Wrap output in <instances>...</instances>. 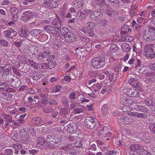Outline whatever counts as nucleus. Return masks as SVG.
<instances>
[{
    "instance_id": "obj_1",
    "label": "nucleus",
    "mask_w": 155,
    "mask_h": 155,
    "mask_svg": "<svg viewBox=\"0 0 155 155\" xmlns=\"http://www.w3.org/2000/svg\"><path fill=\"white\" fill-rule=\"evenodd\" d=\"M105 59V58L103 56L94 58L91 61V65L94 68H102L104 64Z\"/></svg>"
},
{
    "instance_id": "obj_2",
    "label": "nucleus",
    "mask_w": 155,
    "mask_h": 155,
    "mask_svg": "<svg viewBox=\"0 0 155 155\" xmlns=\"http://www.w3.org/2000/svg\"><path fill=\"white\" fill-rule=\"evenodd\" d=\"M153 31H155V28L153 27H150V29L144 30L143 32V38L147 41H152V37L153 36Z\"/></svg>"
},
{
    "instance_id": "obj_3",
    "label": "nucleus",
    "mask_w": 155,
    "mask_h": 155,
    "mask_svg": "<svg viewBox=\"0 0 155 155\" xmlns=\"http://www.w3.org/2000/svg\"><path fill=\"white\" fill-rule=\"evenodd\" d=\"M84 124L87 128L92 129L94 128L96 125L95 119L94 117H87L85 119Z\"/></svg>"
},
{
    "instance_id": "obj_4",
    "label": "nucleus",
    "mask_w": 155,
    "mask_h": 155,
    "mask_svg": "<svg viewBox=\"0 0 155 155\" xmlns=\"http://www.w3.org/2000/svg\"><path fill=\"white\" fill-rule=\"evenodd\" d=\"M21 139L20 142L26 143L30 141V137L25 129L22 128L20 130Z\"/></svg>"
},
{
    "instance_id": "obj_5",
    "label": "nucleus",
    "mask_w": 155,
    "mask_h": 155,
    "mask_svg": "<svg viewBox=\"0 0 155 155\" xmlns=\"http://www.w3.org/2000/svg\"><path fill=\"white\" fill-rule=\"evenodd\" d=\"M124 93L129 97H134L139 95V92L137 90L136 88L129 89L126 90H124Z\"/></svg>"
},
{
    "instance_id": "obj_6",
    "label": "nucleus",
    "mask_w": 155,
    "mask_h": 155,
    "mask_svg": "<svg viewBox=\"0 0 155 155\" xmlns=\"http://www.w3.org/2000/svg\"><path fill=\"white\" fill-rule=\"evenodd\" d=\"M35 16L34 13L30 11H28L23 12L21 16V19L24 21H27L29 19Z\"/></svg>"
},
{
    "instance_id": "obj_7",
    "label": "nucleus",
    "mask_w": 155,
    "mask_h": 155,
    "mask_svg": "<svg viewBox=\"0 0 155 155\" xmlns=\"http://www.w3.org/2000/svg\"><path fill=\"white\" fill-rule=\"evenodd\" d=\"M4 33L6 37L11 39L15 36L17 34V32L12 28L5 31Z\"/></svg>"
},
{
    "instance_id": "obj_8",
    "label": "nucleus",
    "mask_w": 155,
    "mask_h": 155,
    "mask_svg": "<svg viewBox=\"0 0 155 155\" xmlns=\"http://www.w3.org/2000/svg\"><path fill=\"white\" fill-rule=\"evenodd\" d=\"M144 55L147 58H153L155 56V53L153 49H145Z\"/></svg>"
},
{
    "instance_id": "obj_9",
    "label": "nucleus",
    "mask_w": 155,
    "mask_h": 155,
    "mask_svg": "<svg viewBox=\"0 0 155 155\" xmlns=\"http://www.w3.org/2000/svg\"><path fill=\"white\" fill-rule=\"evenodd\" d=\"M87 16L86 11L84 10L82 11H78L77 13L76 17L80 21L84 19Z\"/></svg>"
},
{
    "instance_id": "obj_10",
    "label": "nucleus",
    "mask_w": 155,
    "mask_h": 155,
    "mask_svg": "<svg viewBox=\"0 0 155 155\" xmlns=\"http://www.w3.org/2000/svg\"><path fill=\"white\" fill-rule=\"evenodd\" d=\"M50 54L49 51H44L38 55V59L40 61L46 60V58H47Z\"/></svg>"
},
{
    "instance_id": "obj_11",
    "label": "nucleus",
    "mask_w": 155,
    "mask_h": 155,
    "mask_svg": "<svg viewBox=\"0 0 155 155\" xmlns=\"http://www.w3.org/2000/svg\"><path fill=\"white\" fill-rule=\"evenodd\" d=\"M127 114L131 116H135L138 118L144 117L146 114L142 113H139L136 112H129L127 113Z\"/></svg>"
},
{
    "instance_id": "obj_12",
    "label": "nucleus",
    "mask_w": 155,
    "mask_h": 155,
    "mask_svg": "<svg viewBox=\"0 0 155 155\" xmlns=\"http://www.w3.org/2000/svg\"><path fill=\"white\" fill-rule=\"evenodd\" d=\"M134 104L133 107V110H136L137 111H140L143 112H147L148 109L144 106L140 105H137L135 107Z\"/></svg>"
},
{
    "instance_id": "obj_13",
    "label": "nucleus",
    "mask_w": 155,
    "mask_h": 155,
    "mask_svg": "<svg viewBox=\"0 0 155 155\" xmlns=\"http://www.w3.org/2000/svg\"><path fill=\"white\" fill-rule=\"evenodd\" d=\"M13 149L15 150V154H17L18 152V150H21L22 148V146L21 144L19 143H16L14 144L12 146Z\"/></svg>"
},
{
    "instance_id": "obj_14",
    "label": "nucleus",
    "mask_w": 155,
    "mask_h": 155,
    "mask_svg": "<svg viewBox=\"0 0 155 155\" xmlns=\"http://www.w3.org/2000/svg\"><path fill=\"white\" fill-rule=\"evenodd\" d=\"M101 86L100 84L99 83H97L93 85L91 87L92 90L95 93L98 92L101 88Z\"/></svg>"
},
{
    "instance_id": "obj_15",
    "label": "nucleus",
    "mask_w": 155,
    "mask_h": 155,
    "mask_svg": "<svg viewBox=\"0 0 155 155\" xmlns=\"http://www.w3.org/2000/svg\"><path fill=\"white\" fill-rule=\"evenodd\" d=\"M129 84L131 86L134 87L135 88L137 87L139 85V82L133 78H131L128 81Z\"/></svg>"
},
{
    "instance_id": "obj_16",
    "label": "nucleus",
    "mask_w": 155,
    "mask_h": 155,
    "mask_svg": "<svg viewBox=\"0 0 155 155\" xmlns=\"http://www.w3.org/2000/svg\"><path fill=\"white\" fill-rule=\"evenodd\" d=\"M109 107H108V105L106 104H104L101 108V112L102 116L104 117L106 116L107 113V111L109 109Z\"/></svg>"
},
{
    "instance_id": "obj_17",
    "label": "nucleus",
    "mask_w": 155,
    "mask_h": 155,
    "mask_svg": "<svg viewBox=\"0 0 155 155\" xmlns=\"http://www.w3.org/2000/svg\"><path fill=\"white\" fill-rule=\"evenodd\" d=\"M101 13L100 12L95 11L91 12L89 14V17L91 19H94L97 17L100 16Z\"/></svg>"
},
{
    "instance_id": "obj_18",
    "label": "nucleus",
    "mask_w": 155,
    "mask_h": 155,
    "mask_svg": "<svg viewBox=\"0 0 155 155\" xmlns=\"http://www.w3.org/2000/svg\"><path fill=\"white\" fill-rule=\"evenodd\" d=\"M43 29L45 30L49 33H52V31H54L56 29L54 26L50 25L45 26Z\"/></svg>"
},
{
    "instance_id": "obj_19",
    "label": "nucleus",
    "mask_w": 155,
    "mask_h": 155,
    "mask_svg": "<svg viewBox=\"0 0 155 155\" xmlns=\"http://www.w3.org/2000/svg\"><path fill=\"white\" fill-rule=\"evenodd\" d=\"M1 97L7 100H10L12 98V95L8 93H3L1 94Z\"/></svg>"
},
{
    "instance_id": "obj_20",
    "label": "nucleus",
    "mask_w": 155,
    "mask_h": 155,
    "mask_svg": "<svg viewBox=\"0 0 155 155\" xmlns=\"http://www.w3.org/2000/svg\"><path fill=\"white\" fill-rule=\"evenodd\" d=\"M131 105V107L129 105H124L123 108L122 110L123 111L125 112H129L130 111L133 110V107H134V104H133Z\"/></svg>"
},
{
    "instance_id": "obj_21",
    "label": "nucleus",
    "mask_w": 155,
    "mask_h": 155,
    "mask_svg": "<svg viewBox=\"0 0 155 155\" xmlns=\"http://www.w3.org/2000/svg\"><path fill=\"white\" fill-rule=\"evenodd\" d=\"M143 102L144 104H146L147 106H155V100L152 101L150 99H147L145 100H144Z\"/></svg>"
},
{
    "instance_id": "obj_22",
    "label": "nucleus",
    "mask_w": 155,
    "mask_h": 155,
    "mask_svg": "<svg viewBox=\"0 0 155 155\" xmlns=\"http://www.w3.org/2000/svg\"><path fill=\"white\" fill-rule=\"evenodd\" d=\"M52 23L54 25V27L55 29H58L61 27L60 21L56 19L54 20Z\"/></svg>"
},
{
    "instance_id": "obj_23",
    "label": "nucleus",
    "mask_w": 155,
    "mask_h": 155,
    "mask_svg": "<svg viewBox=\"0 0 155 155\" xmlns=\"http://www.w3.org/2000/svg\"><path fill=\"white\" fill-rule=\"evenodd\" d=\"M41 119L39 117H35L33 118L31 120L32 123L35 125H38L41 122Z\"/></svg>"
},
{
    "instance_id": "obj_24",
    "label": "nucleus",
    "mask_w": 155,
    "mask_h": 155,
    "mask_svg": "<svg viewBox=\"0 0 155 155\" xmlns=\"http://www.w3.org/2000/svg\"><path fill=\"white\" fill-rule=\"evenodd\" d=\"M40 31H41L40 30L35 29L31 30L30 32V34L32 36L36 37L40 34Z\"/></svg>"
},
{
    "instance_id": "obj_25",
    "label": "nucleus",
    "mask_w": 155,
    "mask_h": 155,
    "mask_svg": "<svg viewBox=\"0 0 155 155\" xmlns=\"http://www.w3.org/2000/svg\"><path fill=\"white\" fill-rule=\"evenodd\" d=\"M3 117L6 122L9 123L12 122V116L10 115H3Z\"/></svg>"
},
{
    "instance_id": "obj_26",
    "label": "nucleus",
    "mask_w": 155,
    "mask_h": 155,
    "mask_svg": "<svg viewBox=\"0 0 155 155\" xmlns=\"http://www.w3.org/2000/svg\"><path fill=\"white\" fill-rule=\"evenodd\" d=\"M60 31L62 35L64 36L70 33L69 30L66 27H64L61 29Z\"/></svg>"
},
{
    "instance_id": "obj_27",
    "label": "nucleus",
    "mask_w": 155,
    "mask_h": 155,
    "mask_svg": "<svg viewBox=\"0 0 155 155\" xmlns=\"http://www.w3.org/2000/svg\"><path fill=\"white\" fill-rule=\"evenodd\" d=\"M74 126L75 127V126L73 125V124H71L67 125L66 127L68 128V130L70 132L74 133V132H73V131H74Z\"/></svg>"
},
{
    "instance_id": "obj_28",
    "label": "nucleus",
    "mask_w": 155,
    "mask_h": 155,
    "mask_svg": "<svg viewBox=\"0 0 155 155\" xmlns=\"http://www.w3.org/2000/svg\"><path fill=\"white\" fill-rule=\"evenodd\" d=\"M30 45L31 47L34 48L41 47V44L37 42H31L30 43Z\"/></svg>"
},
{
    "instance_id": "obj_29",
    "label": "nucleus",
    "mask_w": 155,
    "mask_h": 155,
    "mask_svg": "<svg viewBox=\"0 0 155 155\" xmlns=\"http://www.w3.org/2000/svg\"><path fill=\"white\" fill-rule=\"evenodd\" d=\"M129 101V100L126 96H124L121 98L120 102L121 104L124 105L127 104Z\"/></svg>"
},
{
    "instance_id": "obj_30",
    "label": "nucleus",
    "mask_w": 155,
    "mask_h": 155,
    "mask_svg": "<svg viewBox=\"0 0 155 155\" xmlns=\"http://www.w3.org/2000/svg\"><path fill=\"white\" fill-rule=\"evenodd\" d=\"M18 134L17 132H14L13 135L12 136V139L14 141L16 142H20V139H18Z\"/></svg>"
},
{
    "instance_id": "obj_31",
    "label": "nucleus",
    "mask_w": 155,
    "mask_h": 155,
    "mask_svg": "<svg viewBox=\"0 0 155 155\" xmlns=\"http://www.w3.org/2000/svg\"><path fill=\"white\" fill-rule=\"evenodd\" d=\"M120 121L121 122H124L126 124H128L131 121V120L128 117H126L125 118L122 117L119 120V121Z\"/></svg>"
},
{
    "instance_id": "obj_32",
    "label": "nucleus",
    "mask_w": 155,
    "mask_h": 155,
    "mask_svg": "<svg viewBox=\"0 0 155 155\" xmlns=\"http://www.w3.org/2000/svg\"><path fill=\"white\" fill-rule=\"evenodd\" d=\"M58 6L56 0H50V8H55Z\"/></svg>"
},
{
    "instance_id": "obj_33",
    "label": "nucleus",
    "mask_w": 155,
    "mask_h": 155,
    "mask_svg": "<svg viewBox=\"0 0 155 155\" xmlns=\"http://www.w3.org/2000/svg\"><path fill=\"white\" fill-rule=\"evenodd\" d=\"M132 37H130L129 36L127 35L122 37L120 41H130L132 40Z\"/></svg>"
},
{
    "instance_id": "obj_34",
    "label": "nucleus",
    "mask_w": 155,
    "mask_h": 155,
    "mask_svg": "<svg viewBox=\"0 0 155 155\" xmlns=\"http://www.w3.org/2000/svg\"><path fill=\"white\" fill-rule=\"evenodd\" d=\"M95 3L98 5L102 6H104L105 5L106 6L108 5L106 4V1L104 0H96L95 1Z\"/></svg>"
},
{
    "instance_id": "obj_35",
    "label": "nucleus",
    "mask_w": 155,
    "mask_h": 155,
    "mask_svg": "<svg viewBox=\"0 0 155 155\" xmlns=\"http://www.w3.org/2000/svg\"><path fill=\"white\" fill-rule=\"evenodd\" d=\"M147 67L146 66H143L140 67V68L138 70V72L140 73L146 74L147 71Z\"/></svg>"
},
{
    "instance_id": "obj_36",
    "label": "nucleus",
    "mask_w": 155,
    "mask_h": 155,
    "mask_svg": "<svg viewBox=\"0 0 155 155\" xmlns=\"http://www.w3.org/2000/svg\"><path fill=\"white\" fill-rule=\"evenodd\" d=\"M48 68L52 69L54 68L56 66V63L54 61H50L48 63Z\"/></svg>"
},
{
    "instance_id": "obj_37",
    "label": "nucleus",
    "mask_w": 155,
    "mask_h": 155,
    "mask_svg": "<svg viewBox=\"0 0 155 155\" xmlns=\"http://www.w3.org/2000/svg\"><path fill=\"white\" fill-rule=\"evenodd\" d=\"M140 155H151L150 153L147 151L143 149H141L139 151Z\"/></svg>"
},
{
    "instance_id": "obj_38",
    "label": "nucleus",
    "mask_w": 155,
    "mask_h": 155,
    "mask_svg": "<svg viewBox=\"0 0 155 155\" xmlns=\"http://www.w3.org/2000/svg\"><path fill=\"white\" fill-rule=\"evenodd\" d=\"M29 63L32 67H33L35 69L39 68V64H37L33 61L30 60L29 61Z\"/></svg>"
},
{
    "instance_id": "obj_39",
    "label": "nucleus",
    "mask_w": 155,
    "mask_h": 155,
    "mask_svg": "<svg viewBox=\"0 0 155 155\" xmlns=\"http://www.w3.org/2000/svg\"><path fill=\"white\" fill-rule=\"evenodd\" d=\"M67 9L65 6L63 5L62 6V9L60 13V15L62 17H65Z\"/></svg>"
},
{
    "instance_id": "obj_40",
    "label": "nucleus",
    "mask_w": 155,
    "mask_h": 155,
    "mask_svg": "<svg viewBox=\"0 0 155 155\" xmlns=\"http://www.w3.org/2000/svg\"><path fill=\"white\" fill-rule=\"evenodd\" d=\"M39 68L47 69L48 68V64L47 63H42L39 64Z\"/></svg>"
},
{
    "instance_id": "obj_41",
    "label": "nucleus",
    "mask_w": 155,
    "mask_h": 155,
    "mask_svg": "<svg viewBox=\"0 0 155 155\" xmlns=\"http://www.w3.org/2000/svg\"><path fill=\"white\" fill-rule=\"evenodd\" d=\"M129 149L130 150V155H134L135 153L134 144H132L130 145L129 147Z\"/></svg>"
},
{
    "instance_id": "obj_42",
    "label": "nucleus",
    "mask_w": 155,
    "mask_h": 155,
    "mask_svg": "<svg viewBox=\"0 0 155 155\" xmlns=\"http://www.w3.org/2000/svg\"><path fill=\"white\" fill-rule=\"evenodd\" d=\"M62 102L63 104L66 106H68L69 104L68 99L65 97L63 98Z\"/></svg>"
},
{
    "instance_id": "obj_43",
    "label": "nucleus",
    "mask_w": 155,
    "mask_h": 155,
    "mask_svg": "<svg viewBox=\"0 0 155 155\" xmlns=\"http://www.w3.org/2000/svg\"><path fill=\"white\" fill-rule=\"evenodd\" d=\"M9 11L11 14L15 13H18V9L15 7H12L10 8Z\"/></svg>"
},
{
    "instance_id": "obj_44",
    "label": "nucleus",
    "mask_w": 155,
    "mask_h": 155,
    "mask_svg": "<svg viewBox=\"0 0 155 155\" xmlns=\"http://www.w3.org/2000/svg\"><path fill=\"white\" fill-rule=\"evenodd\" d=\"M8 84L6 83H2L0 84V90L3 91L5 90Z\"/></svg>"
},
{
    "instance_id": "obj_45",
    "label": "nucleus",
    "mask_w": 155,
    "mask_h": 155,
    "mask_svg": "<svg viewBox=\"0 0 155 155\" xmlns=\"http://www.w3.org/2000/svg\"><path fill=\"white\" fill-rule=\"evenodd\" d=\"M79 31H80L83 32L86 35H87L88 36H91V34L90 32V33H87V30L86 29H85V27L82 28H80L79 29Z\"/></svg>"
},
{
    "instance_id": "obj_46",
    "label": "nucleus",
    "mask_w": 155,
    "mask_h": 155,
    "mask_svg": "<svg viewBox=\"0 0 155 155\" xmlns=\"http://www.w3.org/2000/svg\"><path fill=\"white\" fill-rule=\"evenodd\" d=\"M73 148V145L68 144L67 145L64 147V150L68 151H70Z\"/></svg>"
},
{
    "instance_id": "obj_47",
    "label": "nucleus",
    "mask_w": 155,
    "mask_h": 155,
    "mask_svg": "<svg viewBox=\"0 0 155 155\" xmlns=\"http://www.w3.org/2000/svg\"><path fill=\"white\" fill-rule=\"evenodd\" d=\"M74 5L77 8H80L82 7V5L81 2H74Z\"/></svg>"
},
{
    "instance_id": "obj_48",
    "label": "nucleus",
    "mask_w": 155,
    "mask_h": 155,
    "mask_svg": "<svg viewBox=\"0 0 155 155\" xmlns=\"http://www.w3.org/2000/svg\"><path fill=\"white\" fill-rule=\"evenodd\" d=\"M61 138H59V139H58L56 141L54 142L52 144L56 147H58L61 144Z\"/></svg>"
},
{
    "instance_id": "obj_49",
    "label": "nucleus",
    "mask_w": 155,
    "mask_h": 155,
    "mask_svg": "<svg viewBox=\"0 0 155 155\" xmlns=\"http://www.w3.org/2000/svg\"><path fill=\"white\" fill-rule=\"evenodd\" d=\"M18 13H15L11 14L12 16V20L13 21H15L17 20L18 17Z\"/></svg>"
},
{
    "instance_id": "obj_50",
    "label": "nucleus",
    "mask_w": 155,
    "mask_h": 155,
    "mask_svg": "<svg viewBox=\"0 0 155 155\" xmlns=\"http://www.w3.org/2000/svg\"><path fill=\"white\" fill-rule=\"evenodd\" d=\"M149 129L151 132L153 133L155 131V124L151 123L149 125Z\"/></svg>"
},
{
    "instance_id": "obj_51",
    "label": "nucleus",
    "mask_w": 155,
    "mask_h": 155,
    "mask_svg": "<svg viewBox=\"0 0 155 155\" xmlns=\"http://www.w3.org/2000/svg\"><path fill=\"white\" fill-rule=\"evenodd\" d=\"M4 153L6 155H12L13 153V150L11 149H8L5 150Z\"/></svg>"
},
{
    "instance_id": "obj_52",
    "label": "nucleus",
    "mask_w": 155,
    "mask_h": 155,
    "mask_svg": "<svg viewBox=\"0 0 155 155\" xmlns=\"http://www.w3.org/2000/svg\"><path fill=\"white\" fill-rule=\"evenodd\" d=\"M35 0H22L21 2L24 5H27L28 3H31L35 2Z\"/></svg>"
},
{
    "instance_id": "obj_53",
    "label": "nucleus",
    "mask_w": 155,
    "mask_h": 155,
    "mask_svg": "<svg viewBox=\"0 0 155 155\" xmlns=\"http://www.w3.org/2000/svg\"><path fill=\"white\" fill-rule=\"evenodd\" d=\"M43 5L46 7L50 8V0H45L43 3Z\"/></svg>"
},
{
    "instance_id": "obj_54",
    "label": "nucleus",
    "mask_w": 155,
    "mask_h": 155,
    "mask_svg": "<svg viewBox=\"0 0 155 155\" xmlns=\"http://www.w3.org/2000/svg\"><path fill=\"white\" fill-rule=\"evenodd\" d=\"M21 36L26 38H28L27 31L22 29Z\"/></svg>"
},
{
    "instance_id": "obj_55",
    "label": "nucleus",
    "mask_w": 155,
    "mask_h": 155,
    "mask_svg": "<svg viewBox=\"0 0 155 155\" xmlns=\"http://www.w3.org/2000/svg\"><path fill=\"white\" fill-rule=\"evenodd\" d=\"M153 74L151 73H147L146 74V79H148V80L147 81H150V79L153 77Z\"/></svg>"
},
{
    "instance_id": "obj_56",
    "label": "nucleus",
    "mask_w": 155,
    "mask_h": 155,
    "mask_svg": "<svg viewBox=\"0 0 155 155\" xmlns=\"http://www.w3.org/2000/svg\"><path fill=\"white\" fill-rule=\"evenodd\" d=\"M8 43L6 40H3L0 41V45L1 46H8Z\"/></svg>"
},
{
    "instance_id": "obj_57",
    "label": "nucleus",
    "mask_w": 155,
    "mask_h": 155,
    "mask_svg": "<svg viewBox=\"0 0 155 155\" xmlns=\"http://www.w3.org/2000/svg\"><path fill=\"white\" fill-rule=\"evenodd\" d=\"M74 37L72 36L71 38H68L67 37L65 38V41L67 43H71L73 42L74 39Z\"/></svg>"
},
{
    "instance_id": "obj_58",
    "label": "nucleus",
    "mask_w": 155,
    "mask_h": 155,
    "mask_svg": "<svg viewBox=\"0 0 155 155\" xmlns=\"http://www.w3.org/2000/svg\"><path fill=\"white\" fill-rule=\"evenodd\" d=\"M134 147H135V152L136 153L137 152V153H139V151H140V150L141 148H140L139 145L138 144H134Z\"/></svg>"
},
{
    "instance_id": "obj_59",
    "label": "nucleus",
    "mask_w": 155,
    "mask_h": 155,
    "mask_svg": "<svg viewBox=\"0 0 155 155\" xmlns=\"http://www.w3.org/2000/svg\"><path fill=\"white\" fill-rule=\"evenodd\" d=\"M9 113L13 115L15 114H17L18 113V111L15 108H14L12 110H9Z\"/></svg>"
},
{
    "instance_id": "obj_60",
    "label": "nucleus",
    "mask_w": 155,
    "mask_h": 155,
    "mask_svg": "<svg viewBox=\"0 0 155 155\" xmlns=\"http://www.w3.org/2000/svg\"><path fill=\"white\" fill-rule=\"evenodd\" d=\"M49 103L50 104H54L55 105L57 104V102L53 99H50L49 100Z\"/></svg>"
},
{
    "instance_id": "obj_61",
    "label": "nucleus",
    "mask_w": 155,
    "mask_h": 155,
    "mask_svg": "<svg viewBox=\"0 0 155 155\" xmlns=\"http://www.w3.org/2000/svg\"><path fill=\"white\" fill-rule=\"evenodd\" d=\"M61 45V43L59 42H55L53 45V47L54 48H58Z\"/></svg>"
},
{
    "instance_id": "obj_62",
    "label": "nucleus",
    "mask_w": 155,
    "mask_h": 155,
    "mask_svg": "<svg viewBox=\"0 0 155 155\" xmlns=\"http://www.w3.org/2000/svg\"><path fill=\"white\" fill-rule=\"evenodd\" d=\"M58 81V78L56 77H52L50 79V82L52 83Z\"/></svg>"
},
{
    "instance_id": "obj_63",
    "label": "nucleus",
    "mask_w": 155,
    "mask_h": 155,
    "mask_svg": "<svg viewBox=\"0 0 155 155\" xmlns=\"http://www.w3.org/2000/svg\"><path fill=\"white\" fill-rule=\"evenodd\" d=\"M82 143L80 141H77L74 143V146L76 147H80L82 146Z\"/></svg>"
},
{
    "instance_id": "obj_64",
    "label": "nucleus",
    "mask_w": 155,
    "mask_h": 155,
    "mask_svg": "<svg viewBox=\"0 0 155 155\" xmlns=\"http://www.w3.org/2000/svg\"><path fill=\"white\" fill-rule=\"evenodd\" d=\"M74 111L76 113H80L83 111V109L82 108H75L74 109Z\"/></svg>"
}]
</instances>
